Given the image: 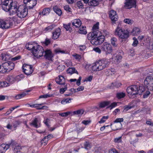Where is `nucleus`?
I'll return each instance as SVG.
<instances>
[{
	"label": "nucleus",
	"instance_id": "nucleus-1",
	"mask_svg": "<svg viewBox=\"0 0 153 153\" xmlns=\"http://www.w3.org/2000/svg\"><path fill=\"white\" fill-rule=\"evenodd\" d=\"M97 32V34H96V32H94L90 33L88 35L87 38L91 41V43L93 45H100L104 40L105 37L102 35L101 32Z\"/></svg>",
	"mask_w": 153,
	"mask_h": 153
},
{
	"label": "nucleus",
	"instance_id": "nucleus-2",
	"mask_svg": "<svg viewBox=\"0 0 153 153\" xmlns=\"http://www.w3.org/2000/svg\"><path fill=\"white\" fill-rule=\"evenodd\" d=\"M144 90V88L143 86H140L138 88L135 85L128 87L126 90L128 96L131 98H134L138 94H140Z\"/></svg>",
	"mask_w": 153,
	"mask_h": 153
},
{
	"label": "nucleus",
	"instance_id": "nucleus-3",
	"mask_svg": "<svg viewBox=\"0 0 153 153\" xmlns=\"http://www.w3.org/2000/svg\"><path fill=\"white\" fill-rule=\"evenodd\" d=\"M115 34L121 39L126 40L129 36V32L126 30L122 28L121 22H119L115 30Z\"/></svg>",
	"mask_w": 153,
	"mask_h": 153
},
{
	"label": "nucleus",
	"instance_id": "nucleus-4",
	"mask_svg": "<svg viewBox=\"0 0 153 153\" xmlns=\"http://www.w3.org/2000/svg\"><path fill=\"white\" fill-rule=\"evenodd\" d=\"M107 59H103L94 63L91 66L92 70L94 71H101L105 68L108 65Z\"/></svg>",
	"mask_w": 153,
	"mask_h": 153
},
{
	"label": "nucleus",
	"instance_id": "nucleus-5",
	"mask_svg": "<svg viewBox=\"0 0 153 153\" xmlns=\"http://www.w3.org/2000/svg\"><path fill=\"white\" fill-rule=\"evenodd\" d=\"M27 49L31 50L33 55L37 58L42 56L44 55V50L42 46L36 44L35 45L29 44Z\"/></svg>",
	"mask_w": 153,
	"mask_h": 153
},
{
	"label": "nucleus",
	"instance_id": "nucleus-6",
	"mask_svg": "<svg viewBox=\"0 0 153 153\" xmlns=\"http://www.w3.org/2000/svg\"><path fill=\"white\" fill-rule=\"evenodd\" d=\"M14 67L13 63L10 61L5 62L0 65V72L2 73L9 72L13 69Z\"/></svg>",
	"mask_w": 153,
	"mask_h": 153
},
{
	"label": "nucleus",
	"instance_id": "nucleus-7",
	"mask_svg": "<svg viewBox=\"0 0 153 153\" xmlns=\"http://www.w3.org/2000/svg\"><path fill=\"white\" fill-rule=\"evenodd\" d=\"M27 8L23 5H20L18 7L17 11V16L20 18H23L25 17L27 14Z\"/></svg>",
	"mask_w": 153,
	"mask_h": 153
},
{
	"label": "nucleus",
	"instance_id": "nucleus-8",
	"mask_svg": "<svg viewBox=\"0 0 153 153\" xmlns=\"http://www.w3.org/2000/svg\"><path fill=\"white\" fill-rule=\"evenodd\" d=\"M13 24L12 19L9 18L4 21H0V27L2 29H8L12 26Z\"/></svg>",
	"mask_w": 153,
	"mask_h": 153
},
{
	"label": "nucleus",
	"instance_id": "nucleus-9",
	"mask_svg": "<svg viewBox=\"0 0 153 153\" xmlns=\"http://www.w3.org/2000/svg\"><path fill=\"white\" fill-rule=\"evenodd\" d=\"M102 50L105 52L106 55L111 53L113 49L111 45L108 42H104L101 46Z\"/></svg>",
	"mask_w": 153,
	"mask_h": 153
},
{
	"label": "nucleus",
	"instance_id": "nucleus-10",
	"mask_svg": "<svg viewBox=\"0 0 153 153\" xmlns=\"http://www.w3.org/2000/svg\"><path fill=\"white\" fill-rule=\"evenodd\" d=\"M144 84L147 89H153V76H147L144 81Z\"/></svg>",
	"mask_w": 153,
	"mask_h": 153
},
{
	"label": "nucleus",
	"instance_id": "nucleus-11",
	"mask_svg": "<svg viewBox=\"0 0 153 153\" xmlns=\"http://www.w3.org/2000/svg\"><path fill=\"white\" fill-rule=\"evenodd\" d=\"M22 68L24 73L27 75L31 74L33 71V70L31 65L24 64L22 65Z\"/></svg>",
	"mask_w": 153,
	"mask_h": 153
},
{
	"label": "nucleus",
	"instance_id": "nucleus-12",
	"mask_svg": "<svg viewBox=\"0 0 153 153\" xmlns=\"http://www.w3.org/2000/svg\"><path fill=\"white\" fill-rule=\"evenodd\" d=\"M24 3L26 5L27 8L30 9H32L37 4L36 0H24Z\"/></svg>",
	"mask_w": 153,
	"mask_h": 153
},
{
	"label": "nucleus",
	"instance_id": "nucleus-13",
	"mask_svg": "<svg viewBox=\"0 0 153 153\" xmlns=\"http://www.w3.org/2000/svg\"><path fill=\"white\" fill-rule=\"evenodd\" d=\"M136 5L135 0H126L124 7L126 9H129L133 7H135Z\"/></svg>",
	"mask_w": 153,
	"mask_h": 153
},
{
	"label": "nucleus",
	"instance_id": "nucleus-14",
	"mask_svg": "<svg viewBox=\"0 0 153 153\" xmlns=\"http://www.w3.org/2000/svg\"><path fill=\"white\" fill-rule=\"evenodd\" d=\"M13 3L12 0H5L4 1L2 6L3 9L7 12L8 9H9V7Z\"/></svg>",
	"mask_w": 153,
	"mask_h": 153
},
{
	"label": "nucleus",
	"instance_id": "nucleus-15",
	"mask_svg": "<svg viewBox=\"0 0 153 153\" xmlns=\"http://www.w3.org/2000/svg\"><path fill=\"white\" fill-rule=\"evenodd\" d=\"M7 12L9 11L10 15H12L15 13L18 10V6L15 3H13L10 6Z\"/></svg>",
	"mask_w": 153,
	"mask_h": 153
},
{
	"label": "nucleus",
	"instance_id": "nucleus-16",
	"mask_svg": "<svg viewBox=\"0 0 153 153\" xmlns=\"http://www.w3.org/2000/svg\"><path fill=\"white\" fill-rule=\"evenodd\" d=\"M45 57L48 60H51L53 57V54L50 50L47 49L45 51L44 55Z\"/></svg>",
	"mask_w": 153,
	"mask_h": 153
},
{
	"label": "nucleus",
	"instance_id": "nucleus-17",
	"mask_svg": "<svg viewBox=\"0 0 153 153\" xmlns=\"http://www.w3.org/2000/svg\"><path fill=\"white\" fill-rule=\"evenodd\" d=\"M109 16L112 21H116L117 20L118 15L115 11L111 10L109 12Z\"/></svg>",
	"mask_w": 153,
	"mask_h": 153
},
{
	"label": "nucleus",
	"instance_id": "nucleus-18",
	"mask_svg": "<svg viewBox=\"0 0 153 153\" xmlns=\"http://www.w3.org/2000/svg\"><path fill=\"white\" fill-rule=\"evenodd\" d=\"M121 59L122 56L120 54L118 53L114 54L111 59L113 60L114 62L118 63L120 61Z\"/></svg>",
	"mask_w": 153,
	"mask_h": 153
},
{
	"label": "nucleus",
	"instance_id": "nucleus-19",
	"mask_svg": "<svg viewBox=\"0 0 153 153\" xmlns=\"http://www.w3.org/2000/svg\"><path fill=\"white\" fill-rule=\"evenodd\" d=\"M11 54L9 52H6L3 53L1 54L2 59L3 61H7L9 60L10 59H11V55L10 54Z\"/></svg>",
	"mask_w": 153,
	"mask_h": 153
},
{
	"label": "nucleus",
	"instance_id": "nucleus-20",
	"mask_svg": "<svg viewBox=\"0 0 153 153\" xmlns=\"http://www.w3.org/2000/svg\"><path fill=\"white\" fill-rule=\"evenodd\" d=\"M56 83L59 85H65V79L62 76H59L55 79Z\"/></svg>",
	"mask_w": 153,
	"mask_h": 153
},
{
	"label": "nucleus",
	"instance_id": "nucleus-21",
	"mask_svg": "<svg viewBox=\"0 0 153 153\" xmlns=\"http://www.w3.org/2000/svg\"><path fill=\"white\" fill-rule=\"evenodd\" d=\"M60 34V30L59 28L55 29L52 33V38L55 39L59 38Z\"/></svg>",
	"mask_w": 153,
	"mask_h": 153
},
{
	"label": "nucleus",
	"instance_id": "nucleus-22",
	"mask_svg": "<svg viewBox=\"0 0 153 153\" xmlns=\"http://www.w3.org/2000/svg\"><path fill=\"white\" fill-rule=\"evenodd\" d=\"M30 124L34 127L38 128L40 126V121L38 120L37 118H35Z\"/></svg>",
	"mask_w": 153,
	"mask_h": 153
},
{
	"label": "nucleus",
	"instance_id": "nucleus-23",
	"mask_svg": "<svg viewBox=\"0 0 153 153\" xmlns=\"http://www.w3.org/2000/svg\"><path fill=\"white\" fill-rule=\"evenodd\" d=\"M81 24V22L79 19H75L72 22V24L74 28H79Z\"/></svg>",
	"mask_w": 153,
	"mask_h": 153
},
{
	"label": "nucleus",
	"instance_id": "nucleus-24",
	"mask_svg": "<svg viewBox=\"0 0 153 153\" xmlns=\"http://www.w3.org/2000/svg\"><path fill=\"white\" fill-rule=\"evenodd\" d=\"M9 144H2L0 146V153H4L9 147Z\"/></svg>",
	"mask_w": 153,
	"mask_h": 153
},
{
	"label": "nucleus",
	"instance_id": "nucleus-25",
	"mask_svg": "<svg viewBox=\"0 0 153 153\" xmlns=\"http://www.w3.org/2000/svg\"><path fill=\"white\" fill-rule=\"evenodd\" d=\"M56 54H67L68 52L66 50H63L60 48H57L54 50Z\"/></svg>",
	"mask_w": 153,
	"mask_h": 153
},
{
	"label": "nucleus",
	"instance_id": "nucleus-26",
	"mask_svg": "<svg viewBox=\"0 0 153 153\" xmlns=\"http://www.w3.org/2000/svg\"><path fill=\"white\" fill-rule=\"evenodd\" d=\"M116 72L114 69H108L105 72L106 75L107 76H112L115 74Z\"/></svg>",
	"mask_w": 153,
	"mask_h": 153
},
{
	"label": "nucleus",
	"instance_id": "nucleus-27",
	"mask_svg": "<svg viewBox=\"0 0 153 153\" xmlns=\"http://www.w3.org/2000/svg\"><path fill=\"white\" fill-rule=\"evenodd\" d=\"M140 29L138 27H134L132 31L131 32V34L133 36H137L140 33Z\"/></svg>",
	"mask_w": 153,
	"mask_h": 153
},
{
	"label": "nucleus",
	"instance_id": "nucleus-28",
	"mask_svg": "<svg viewBox=\"0 0 153 153\" xmlns=\"http://www.w3.org/2000/svg\"><path fill=\"white\" fill-rule=\"evenodd\" d=\"M53 9L54 12L58 16H60L62 14L61 10L56 6H54Z\"/></svg>",
	"mask_w": 153,
	"mask_h": 153
},
{
	"label": "nucleus",
	"instance_id": "nucleus-29",
	"mask_svg": "<svg viewBox=\"0 0 153 153\" xmlns=\"http://www.w3.org/2000/svg\"><path fill=\"white\" fill-rule=\"evenodd\" d=\"M99 24L98 22L96 23L94 25L92 28V30L93 31L92 32H96V34H97V32H100L98 30L99 29Z\"/></svg>",
	"mask_w": 153,
	"mask_h": 153
},
{
	"label": "nucleus",
	"instance_id": "nucleus-30",
	"mask_svg": "<svg viewBox=\"0 0 153 153\" xmlns=\"http://www.w3.org/2000/svg\"><path fill=\"white\" fill-rule=\"evenodd\" d=\"M76 89L74 88H71L65 94V96H70L72 95L74 93L76 92Z\"/></svg>",
	"mask_w": 153,
	"mask_h": 153
},
{
	"label": "nucleus",
	"instance_id": "nucleus-31",
	"mask_svg": "<svg viewBox=\"0 0 153 153\" xmlns=\"http://www.w3.org/2000/svg\"><path fill=\"white\" fill-rule=\"evenodd\" d=\"M102 0H92L89 3V5L91 6H96L99 4V2Z\"/></svg>",
	"mask_w": 153,
	"mask_h": 153
},
{
	"label": "nucleus",
	"instance_id": "nucleus-32",
	"mask_svg": "<svg viewBox=\"0 0 153 153\" xmlns=\"http://www.w3.org/2000/svg\"><path fill=\"white\" fill-rule=\"evenodd\" d=\"M82 78L81 76H79V79L77 80V79H70L69 81L71 82H76V84L78 85H79L80 84L81 80Z\"/></svg>",
	"mask_w": 153,
	"mask_h": 153
},
{
	"label": "nucleus",
	"instance_id": "nucleus-33",
	"mask_svg": "<svg viewBox=\"0 0 153 153\" xmlns=\"http://www.w3.org/2000/svg\"><path fill=\"white\" fill-rule=\"evenodd\" d=\"M72 100V99L71 98H64L61 101V103L63 105L69 103L71 102V100Z\"/></svg>",
	"mask_w": 153,
	"mask_h": 153
},
{
	"label": "nucleus",
	"instance_id": "nucleus-34",
	"mask_svg": "<svg viewBox=\"0 0 153 153\" xmlns=\"http://www.w3.org/2000/svg\"><path fill=\"white\" fill-rule=\"evenodd\" d=\"M84 111L83 109L79 110L76 111H74L71 113L72 115L75 114L80 115L83 114L84 113Z\"/></svg>",
	"mask_w": 153,
	"mask_h": 153
},
{
	"label": "nucleus",
	"instance_id": "nucleus-35",
	"mask_svg": "<svg viewBox=\"0 0 153 153\" xmlns=\"http://www.w3.org/2000/svg\"><path fill=\"white\" fill-rule=\"evenodd\" d=\"M14 77L13 76H8L7 78V80L9 82L10 85L15 82Z\"/></svg>",
	"mask_w": 153,
	"mask_h": 153
},
{
	"label": "nucleus",
	"instance_id": "nucleus-36",
	"mask_svg": "<svg viewBox=\"0 0 153 153\" xmlns=\"http://www.w3.org/2000/svg\"><path fill=\"white\" fill-rule=\"evenodd\" d=\"M110 104L109 101H104L100 102L99 105V106L100 108H103L108 105Z\"/></svg>",
	"mask_w": 153,
	"mask_h": 153
},
{
	"label": "nucleus",
	"instance_id": "nucleus-37",
	"mask_svg": "<svg viewBox=\"0 0 153 153\" xmlns=\"http://www.w3.org/2000/svg\"><path fill=\"white\" fill-rule=\"evenodd\" d=\"M117 39L115 37L112 38L111 39V44L113 46L115 47L117 46Z\"/></svg>",
	"mask_w": 153,
	"mask_h": 153
},
{
	"label": "nucleus",
	"instance_id": "nucleus-38",
	"mask_svg": "<svg viewBox=\"0 0 153 153\" xmlns=\"http://www.w3.org/2000/svg\"><path fill=\"white\" fill-rule=\"evenodd\" d=\"M122 84L119 82H116L114 83H112L110 87L111 88H113L114 87L118 88L120 87Z\"/></svg>",
	"mask_w": 153,
	"mask_h": 153
},
{
	"label": "nucleus",
	"instance_id": "nucleus-39",
	"mask_svg": "<svg viewBox=\"0 0 153 153\" xmlns=\"http://www.w3.org/2000/svg\"><path fill=\"white\" fill-rule=\"evenodd\" d=\"M146 48L149 50H153V41L147 43Z\"/></svg>",
	"mask_w": 153,
	"mask_h": 153
},
{
	"label": "nucleus",
	"instance_id": "nucleus-40",
	"mask_svg": "<svg viewBox=\"0 0 153 153\" xmlns=\"http://www.w3.org/2000/svg\"><path fill=\"white\" fill-rule=\"evenodd\" d=\"M149 89H144V92L143 95V97L144 98H146L148 97L151 94V93L149 91Z\"/></svg>",
	"mask_w": 153,
	"mask_h": 153
},
{
	"label": "nucleus",
	"instance_id": "nucleus-41",
	"mask_svg": "<svg viewBox=\"0 0 153 153\" xmlns=\"http://www.w3.org/2000/svg\"><path fill=\"white\" fill-rule=\"evenodd\" d=\"M54 25H51L46 27L44 31L45 32L50 31L54 28Z\"/></svg>",
	"mask_w": 153,
	"mask_h": 153
},
{
	"label": "nucleus",
	"instance_id": "nucleus-42",
	"mask_svg": "<svg viewBox=\"0 0 153 153\" xmlns=\"http://www.w3.org/2000/svg\"><path fill=\"white\" fill-rule=\"evenodd\" d=\"M67 72L68 74H72L73 73H76L78 74L77 71L74 68H69L67 70Z\"/></svg>",
	"mask_w": 153,
	"mask_h": 153
},
{
	"label": "nucleus",
	"instance_id": "nucleus-43",
	"mask_svg": "<svg viewBox=\"0 0 153 153\" xmlns=\"http://www.w3.org/2000/svg\"><path fill=\"white\" fill-rule=\"evenodd\" d=\"M51 11V9L49 8H45L43 10L42 14L43 15H46L48 14Z\"/></svg>",
	"mask_w": 153,
	"mask_h": 153
},
{
	"label": "nucleus",
	"instance_id": "nucleus-44",
	"mask_svg": "<svg viewBox=\"0 0 153 153\" xmlns=\"http://www.w3.org/2000/svg\"><path fill=\"white\" fill-rule=\"evenodd\" d=\"M86 27L84 26L81 27L79 29V32L80 33L82 34H85L87 32L85 29Z\"/></svg>",
	"mask_w": 153,
	"mask_h": 153
},
{
	"label": "nucleus",
	"instance_id": "nucleus-45",
	"mask_svg": "<svg viewBox=\"0 0 153 153\" xmlns=\"http://www.w3.org/2000/svg\"><path fill=\"white\" fill-rule=\"evenodd\" d=\"M9 85V83L6 82H0V88L5 87Z\"/></svg>",
	"mask_w": 153,
	"mask_h": 153
},
{
	"label": "nucleus",
	"instance_id": "nucleus-46",
	"mask_svg": "<svg viewBox=\"0 0 153 153\" xmlns=\"http://www.w3.org/2000/svg\"><path fill=\"white\" fill-rule=\"evenodd\" d=\"M53 96V94H47L44 95H41L39 97V98H47L49 97H52Z\"/></svg>",
	"mask_w": 153,
	"mask_h": 153
},
{
	"label": "nucleus",
	"instance_id": "nucleus-47",
	"mask_svg": "<svg viewBox=\"0 0 153 153\" xmlns=\"http://www.w3.org/2000/svg\"><path fill=\"white\" fill-rule=\"evenodd\" d=\"M26 94V93H23L21 94H18L15 96V98L16 100H19L25 97Z\"/></svg>",
	"mask_w": 153,
	"mask_h": 153
},
{
	"label": "nucleus",
	"instance_id": "nucleus-48",
	"mask_svg": "<svg viewBox=\"0 0 153 153\" xmlns=\"http://www.w3.org/2000/svg\"><path fill=\"white\" fill-rule=\"evenodd\" d=\"M122 137H116L114 139V142L115 143H120L122 142Z\"/></svg>",
	"mask_w": 153,
	"mask_h": 153
},
{
	"label": "nucleus",
	"instance_id": "nucleus-49",
	"mask_svg": "<svg viewBox=\"0 0 153 153\" xmlns=\"http://www.w3.org/2000/svg\"><path fill=\"white\" fill-rule=\"evenodd\" d=\"M125 96V93L123 92L118 93L117 94V97L118 99L123 98Z\"/></svg>",
	"mask_w": 153,
	"mask_h": 153
},
{
	"label": "nucleus",
	"instance_id": "nucleus-50",
	"mask_svg": "<svg viewBox=\"0 0 153 153\" xmlns=\"http://www.w3.org/2000/svg\"><path fill=\"white\" fill-rule=\"evenodd\" d=\"M108 118V116H103L101 119L100 120L99 122V123L100 124L103 123L106 121Z\"/></svg>",
	"mask_w": 153,
	"mask_h": 153
},
{
	"label": "nucleus",
	"instance_id": "nucleus-51",
	"mask_svg": "<svg viewBox=\"0 0 153 153\" xmlns=\"http://www.w3.org/2000/svg\"><path fill=\"white\" fill-rule=\"evenodd\" d=\"M93 50L96 53H97L98 54L101 53L102 51V50H101V49L98 47L94 48H93Z\"/></svg>",
	"mask_w": 153,
	"mask_h": 153
},
{
	"label": "nucleus",
	"instance_id": "nucleus-52",
	"mask_svg": "<svg viewBox=\"0 0 153 153\" xmlns=\"http://www.w3.org/2000/svg\"><path fill=\"white\" fill-rule=\"evenodd\" d=\"M43 123L47 126L49 127L50 126L49 124L50 123V119L48 118H45L43 121Z\"/></svg>",
	"mask_w": 153,
	"mask_h": 153
},
{
	"label": "nucleus",
	"instance_id": "nucleus-53",
	"mask_svg": "<svg viewBox=\"0 0 153 153\" xmlns=\"http://www.w3.org/2000/svg\"><path fill=\"white\" fill-rule=\"evenodd\" d=\"M48 140V139H46V137H45L41 141V143L42 145L45 146L47 144Z\"/></svg>",
	"mask_w": 153,
	"mask_h": 153
},
{
	"label": "nucleus",
	"instance_id": "nucleus-54",
	"mask_svg": "<svg viewBox=\"0 0 153 153\" xmlns=\"http://www.w3.org/2000/svg\"><path fill=\"white\" fill-rule=\"evenodd\" d=\"M123 121V118H117L116 119V120L114 121V123H120L118 124L119 125H122L121 122H122Z\"/></svg>",
	"mask_w": 153,
	"mask_h": 153
},
{
	"label": "nucleus",
	"instance_id": "nucleus-55",
	"mask_svg": "<svg viewBox=\"0 0 153 153\" xmlns=\"http://www.w3.org/2000/svg\"><path fill=\"white\" fill-rule=\"evenodd\" d=\"M70 23H69L68 25H64V27L65 29L66 30L70 31L71 28L70 27Z\"/></svg>",
	"mask_w": 153,
	"mask_h": 153
},
{
	"label": "nucleus",
	"instance_id": "nucleus-56",
	"mask_svg": "<svg viewBox=\"0 0 153 153\" xmlns=\"http://www.w3.org/2000/svg\"><path fill=\"white\" fill-rule=\"evenodd\" d=\"M45 103H41V104H32V105H30V106L31 108H39L38 107L40 105H42Z\"/></svg>",
	"mask_w": 153,
	"mask_h": 153
},
{
	"label": "nucleus",
	"instance_id": "nucleus-57",
	"mask_svg": "<svg viewBox=\"0 0 153 153\" xmlns=\"http://www.w3.org/2000/svg\"><path fill=\"white\" fill-rule=\"evenodd\" d=\"M73 56L78 61H79L81 58V56L80 55L76 54L73 55Z\"/></svg>",
	"mask_w": 153,
	"mask_h": 153
},
{
	"label": "nucleus",
	"instance_id": "nucleus-58",
	"mask_svg": "<svg viewBox=\"0 0 153 153\" xmlns=\"http://www.w3.org/2000/svg\"><path fill=\"white\" fill-rule=\"evenodd\" d=\"M65 63L66 65L68 67L71 66L72 64V62L69 60H66L65 62Z\"/></svg>",
	"mask_w": 153,
	"mask_h": 153
},
{
	"label": "nucleus",
	"instance_id": "nucleus-59",
	"mask_svg": "<svg viewBox=\"0 0 153 153\" xmlns=\"http://www.w3.org/2000/svg\"><path fill=\"white\" fill-rule=\"evenodd\" d=\"M124 22L126 24H130L132 23V21L129 19H124Z\"/></svg>",
	"mask_w": 153,
	"mask_h": 153
},
{
	"label": "nucleus",
	"instance_id": "nucleus-60",
	"mask_svg": "<svg viewBox=\"0 0 153 153\" xmlns=\"http://www.w3.org/2000/svg\"><path fill=\"white\" fill-rule=\"evenodd\" d=\"M133 107L132 106L130 105H126L125 107L124 108V109L123 111L126 112L128 110L131 109Z\"/></svg>",
	"mask_w": 153,
	"mask_h": 153
},
{
	"label": "nucleus",
	"instance_id": "nucleus-61",
	"mask_svg": "<svg viewBox=\"0 0 153 153\" xmlns=\"http://www.w3.org/2000/svg\"><path fill=\"white\" fill-rule=\"evenodd\" d=\"M117 106V102H114L112 103L111 105L108 107L110 109H112L113 108L116 107Z\"/></svg>",
	"mask_w": 153,
	"mask_h": 153
},
{
	"label": "nucleus",
	"instance_id": "nucleus-62",
	"mask_svg": "<svg viewBox=\"0 0 153 153\" xmlns=\"http://www.w3.org/2000/svg\"><path fill=\"white\" fill-rule=\"evenodd\" d=\"M133 40H134V42L132 44V45L133 46H136L137 44H138V42L137 39L135 37H134L133 38Z\"/></svg>",
	"mask_w": 153,
	"mask_h": 153
},
{
	"label": "nucleus",
	"instance_id": "nucleus-63",
	"mask_svg": "<svg viewBox=\"0 0 153 153\" xmlns=\"http://www.w3.org/2000/svg\"><path fill=\"white\" fill-rule=\"evenodd\" d=\"M19 50L18 48L17 47H15L13 49L12 51H10V53H12V52H15L16 53L19 52Z\"/></svg>",
	"mask_w": 153,
	"mask_h": 153
},
{
	"label": "nucleus",
	"instance_id": "nucleus-64",
	"mask_svg": "<svg viewBox=\"0 0 153 153\" xmlns=\"http://www.w3.org/2000/svg\"><path fill=\"white\" fill-rule=\"evenodd\" d=\"M85 148L87 149H88L91 148V145L88 142H86L84 144Z\"/></svg>",
	"mask_w": 153,
	"mask_h": 153
}]
</instances>
